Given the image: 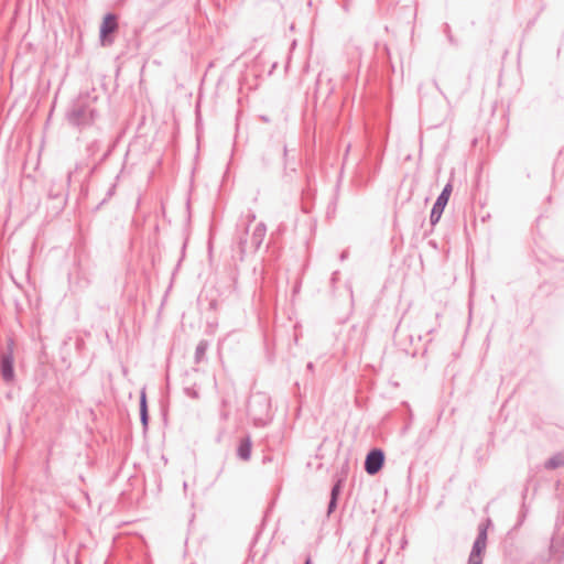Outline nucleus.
Listing matches in <instances>:
<instances>
[{"label":"nucleus","instance_id":"2","mask_svg":"<svg viewBox=\"0 0 564 564\" xmlns=\"http://www.w3.org/2000/svg\"><path fill=\"white\" fill-rule=\"evenodd\" d=\"M383 462V452L380 449H373L366 457L365 469L369 475H375L382 468Z\"/></svg>","mask_w":564,"mask_h":564},{"label":"nucleus","instance_id":"3","mask_svg":"<svg viewBox=\"0 0 564 564\" xmlns=\"http://www.w3.org/2000/svg\"><path fill=\"white\" fill-rule=\"evenodd\" d=\"M118 28L117 18L113 14H107L104 18L102 24L100 26V37L102 45L110 43L108 40V35L113 33Z\"/></svg>","mask_w":564,"mask_h":564},{"label":"nucleus","instance_id":"5","mask_svg":"<svg viewBox=\"0 0 564 564\" xmlns=\"http://www.w3.org/2000/svg\"><path fill=\"white\" fill-rule=\"evenodd\" d=\"M1 373L4 380L11 381L14 377L13 358L11 355L4 356L1 362Z\"/></svg>","mask_w":564,"mask_h":564},{"label":"nucleus","instance_id":"6","mask_svg":"<svg viewBox=\"0 0 564 564\" xmlns=\"http://www.w3.org/2000/svg\"><path fill=\"white\" fill-rule=\"evenodd\" d=\"M251 453V444L249 440H243L238 448V454L242 459H248Z\"/></svg>","mask_w":564,"mask_h":564},{"label":"nucleus","instance_id":"7","mask_svg":"<svg viewBox=\"0 0 564 564\" xmlns=\"http://www.w3.org/2000/svg\"><path fill=\"white\" fill-rule=\"evenodd\" d=\"M141 419L143 424H147V403H145V394H142L141 398Z\"/></svg>","mask_w":564,"mask_h":564},{"label":"nucleus","instance_id":"4","mask_svg":"<svg viewBox=\"0 0 564 564\" xmlns=\"http://www.w3.org/2000/svg\"><path fill=\"white\" fill-rule=\"evenodd\" d=\"M486 549V536L480 535L474 543L473 551L469 556L468 564H480L482 561V553Z\"/></svg>","mask_w":564,"mask_h":564},{"label":"nucleus","instance_id":"9","mask_svg":"<svg viewBox=\"0 0 564 564\" xmlns=\"http://www.w3.org/2000/svg\"><path fill=\"white\" fill-rule=\"evenodd\" d=\"M562 464H564V462H562V460H561V462H560V460H556V458H553V459H551V460L549 462V466H550V467H557V466H560V465H562Z\"/></svg>","mask_w":564,"mask_h":564},{"label":"nucleus","instance_id":"8","mask_svg":"<svg viewBox=\"0 0 564 564\" xmlns=\"http://www.w3.org/2000/svg\"><path fill=\"white\" fill-rule=\"evenodd\" d=\"M339 492V485L337 484L333 490H332V501L329 503V510H332L334 507H335V503H336V498H337V495Z\"/></svg>","mask_w":564,"mask_h":564},{"label":"nucleus","instance_id":"10","mask_svg":"<svg viewBox=\"0 0 564 564\" xmlns=\"http://www.w3.org/2000/svg\"><path fill=\"white\" fill-rule=\"evenodd\" d=\"M305 564H311V560L308 558Z\"/></svg>","mask_w":564,"mask_h":564},{"label":"nucleus","instance_id":"1","mask_svg":"<svg viewBox=\"0 0 564 564\" xmlns=\"http://www.w3.org/2000/svg\"><path fill=\"white\" fill-rule=\"evenodd\" d=\"M452 194V185L447 184L441 195L438 196L436 203L431 213V221L433 224L437 223L443 214L445 206L448 203L449 196Z\"/></svg>","mask_w":564,"mask_h":564}]
</instances>
